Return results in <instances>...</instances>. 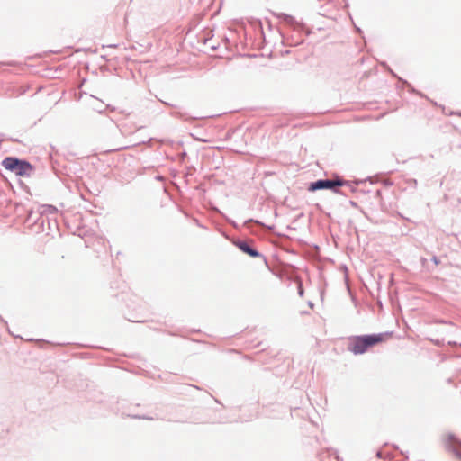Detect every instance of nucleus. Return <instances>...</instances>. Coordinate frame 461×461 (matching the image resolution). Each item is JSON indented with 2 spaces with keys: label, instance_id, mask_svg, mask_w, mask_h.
<instances>
[{
  "label": "nucleus",
  "instance_id": "nucleus-1",
  "mask_svg": "<svg viewBox=\"0 0 461 461\" xmlns=\"http://www.w3.org/2000/svg\"><path fill=\"white\" fill-rule=\"evenodd\" d=\"M390 337L388 333L355 336L349 339L348 349L355 355L364 354L370 348L386 341Z\"/></svg>",
  "mask_w": 461,
  "mask_h": 461
},
{
  "label": "nucleus",
  "instance_id": "nucleus-3",
  "mask_svg": "<svg viewBox=\"0 0 461 461\" xmlns=\"http://www.w3.org/2000/svg\"><path fill=\"white\" fill-rule=\"evenodd\" d=\"M343 185V182L340 180H318L310 185V191H316L320 189H335L337 186Z\"/></svg>",
  "mask_w": 461,
  "mask_h": 461
},
{
  "label": "nucleus",
  "instance_id": "nucleus-5",
  "mask_svg": "<svg viewBox=\"0 0 461 461\" xmlns=\"http://www.w3.org/2000/svg\"><path fill=\"white\" fill-rule=\"evenodd\" d=\"M446 442L447 444H457L461 445V443L458 441V439L452 434H448L446 436Z\"/></svg>",
  "mask_w": 461,
  "mask_h": 461
},
{
  "label": "nucleus",
  "instance_id": "nucleus-2",
  "mask_svg": "<svg viewBox=\"0 0 461 461\" xmlns=\"http://www.w3.org/2000/svg\"><path fill=\"white\" fill-rule=\"evenodd\" d=\"M2 166L19 176H30L33 172V167L29 162L14 157L5 158L2 161Z\"/></svg>",
  "mask_w": 461,
  "mask_h": 461
},
{
  "label": "nucleus",
  "instance_id": "nucleus-4",
  "mask_svg": "<svg viewBox=\"0 0 461 461\" xmlns=\"http://www.w3.org/2000/svg\"><path fill=\"white\" fill-rule=\"evenodd\" d=\"M237 246L241 251L249 255L250 257L256 258L259 256L258 252L252 249L247 242H238Z\"/></svg>",
  "mask_w": 461,
  "mask_h": 461
}]
</instances>
